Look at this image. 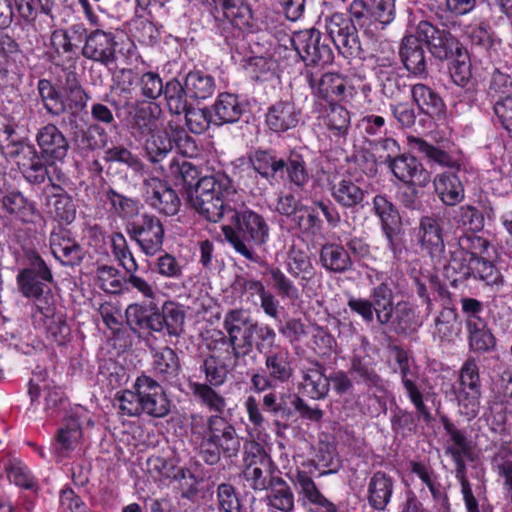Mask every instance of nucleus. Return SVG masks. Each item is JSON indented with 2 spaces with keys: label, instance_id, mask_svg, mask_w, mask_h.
<instances>
[{
  "label": "nucleus",
  "instance_id": "1",
  "mask_svg": "<svg viewBox=\"0 0 512 512\" xmlns=\"http://www.w3.org/2000/svg\"><path fill=\"white\" fill-rule=\"evenodd\" d=\"M246 198L234 189L228 175L217 172L198 181L189 203L199 215L214 223L219 222L225 213H232V226H224L223 234L236 252L253 260L248 244L255 238L256 213L252 209L255 204Z\"/></svg>",
  "mask_w": 512,
  "mask_h": 512
},
{
  "label": "nucleus",
  "instance_id": "2",
  "mask_svg": "<svg viewBox=\"0 0 512 512\" xmlns=\"http://www.w3.org/2000/svg\"><path fill=\"white\" fill-rule=\"evenodd\" d=\"M54 282L51 267L42 256L30 250L25 253V266L16 275L19 293L33 301L31 318L36 329H42L46 338L58 346L71 340V328L64 312L57 309L50 285Z\"/></svg>",
  "mask_w": 512,
  "mask_h": 512
},
{
  "label": "nucleus",
  "instance_id": "3",
  "mask_svg": "<svg viewBox=\"0 0 512 512\" xmlns=\"http://www.w3.org/2000/svg\"><path fill=\"white\" fill-rule=\"evenodd\" d=\"M190 443L198 457L210 466L218 464L221 456H236L240 449V439L234 426L219 415H192Z\"/></svg>",
  "mask_w": 512,
  "mask_h": 512
},
{
  "label": "nucleus",
  "instance_id": "4",
  "mask_svg": "<svg viewBox=\"0 0 512 512\" xmlns=\"http://www.w3.org/2000/svg\"><path fill=\"white\" fill-rule=\"evenodd\" d=\"M125 316L129 329L140 339H148L153 333L179 337L184 331L185 312L172 301L164 302L161 308L153 301L132 303Z\"/></svg>",
  "mask_w": 512,
  "mask_h": 512
},
{
  "label": "nucleus",
  "instance_id": "5",
  "mask_svg": "<svg viewBox=\"0 0 512 512\" xmlns=\"http://www.w3.org/2000/svg\"><path fill=\"white\" fill-rule=\"evenodd\" d=\"M484 246L485 240L480 237L474 235L460 237L458 247L451 252L446 273L449 275L450 271H453L456 274L454 281L473 276L487 285H499L502 281L499 270L490 261L477 257L472 251Z\"/></svg>",
  "mask_w": 512,
  "mask_h": 512
},
{
  "label": "nucleus",
  "instance_id": "6",
  "mask_svg": "<svg viewBox=\"0 0 512 512\" xmlns=\"http://www.w3.org/2000/svg\"><path fill=\"white\" fill-rule=\"evenodd\" d=\"M417 32L436 58L447 59L457 54L451 63L450 74L455 84L464 86L470 79L471 70L468 55L459 47L458 41L449 32L436 28L428 21H420Z\"/></svg>",
  "mask_w": 512,
  "mask_h": 512
},
{
  "label": "nucleus",
  "instance_id": "7",
  "mask_svg": "<svg viewBox=\"0 0 512 512\" xmlns=\"http://www.w3.org/2000/svg\"><path fill=\"white\" fill-rule=\"evenodd\" d=\"M230 344L235 357L236 367H246L245 373L256 388V354L253 353V335L255 324L248 323L241 311H230L224 320Z\"/></svg>",
  "mask_w": 512,
  "mask_h": 512
},
{
  "label": "nucleus",
  "instance_id": "8",
  "mask_svg": "<svg viewBox=\"0 0 512 512\" xmlns=\"http://www.w3.org/2000/svg\"><path fill=\"white\" fill-rule=\"evenodd\" d=\"M214 18L219 25L230 24L240 31L247 32L245 38L236 47V52L240 58L243 67L253 66L256 56L250 47L248 40L249 34L253 28V12L250 5L245 0H214ZM220 29V26H218Z\"/></svg>",
  "mask_w": 512,
  "mask_h": 512
},
{
  "label": "nucleus",
  "instance_id": "9",
  "mask_svg": "<svg viewBox=\"0 0 512 512\" xmlns=\"http://www.w3.org/2000/svg\"><path fill=\"white\" fill-rule=\"evenodd\" d=\"M86 28L83 24H73L67 28H57L51 32L49 39V56L52 63L62 73L77 71L80 61L81 44Z\"/></svg>",
  "mask_w": 512,
  "mask_h": 512
},
{
  "label": "nucleus",
  "instance_id": "10",
  "mask_svg": "<svg viewBox=\"0 0 512 512\" xmlns=\"http://www.w3.org/2000/svg\"><path fill=\"white\" fill-rule=\"evenodd\" d=\"M163 119V110L156 102L134 100L128 105L122 124L129 135L142 143L149 135L160 127Z\"/></svg>",
  "mask_w": 512,
  "mask_h": 512
},
{
  "label": "nucleus",
  "instance_id": "11",
  "mask_svg": "<svg viewBox=\"0 0 512 512\" xmlns=\"http://www.w3.org/2000/svg\"><path fill=\"white\" fill-rule=\"evenodd\" d=\"M142 143H144L148 159L153 163L163 160L174 147L185 153L186 149L195 148L194 140L184 128L171 122L163 129L157 128Z\"/></svg>",
  "mask_w": 512,
  "mask_h": 512
},
{
  "label": "nucleus",
  "instance_id": "12",
  "mask_svg": "<svg viewBox=\"0 0 512 512\" xmlns=\"http://www.w3.org/2000/svg\"><path fill=\"white\" fill-rule=\"evenodd\" d=\"M126 231L146 256H155L162 251L165 229L157 216L146 212L139 214L128 222Z\"/></svg>",
  "mask_w": 512,
  "mask_h": 512
},
{
  "label": "nucleus",
  "instance_id": "13",
  "mask_svg": "<svg viewBox=\"0 0 512 512\" xmlns=\"http://www.w3.org/2000/svg\"><path fill=\"white\" fill-rule=\"evenodd\" d=\"M61 89L63 90L64 104V124L71 130L79 128V121L82 120V114L86 113V108L90 94L84 89L80 81V75L77 71L63 73L59 78Z\"/></svg>",
  "mask_w": 512,
  "mask_h": 512
},
{
  "label": "nucleus",
  "instance_id": "14",
  "mask_svg": "<svg viewBox=\"0 0 512 512\" xmlns=\"http://www.w3.org/2000/svg\"><path fill=\"white\" fill-rule=\"evenodd\" d=\"M459 412L468 420L474 419L480 412V381L477 365L466 362L460 371L459 384L455 387Z\"/></svg>",
  "mask_w": 512,
  "mask_h": 512
},
{
  "label": "nucleus",
  "instance_id": "15",
  "mask_svg": "<svg viewBox=\"0 0 512 512\" xmlns=\"http://www.w3.org/2000/svg\"><path fill=\"white\" fill-rule=\"evenodd\" d=\"M36 151L50 165L63 164L70 150V143L65 134L54 123H46L35 133Z\"/></svg>",
  "mask_w": 512,
  "mask_h": 512
},
{
  "label": "nucleus",
  "instance_id": "16",
  "mask_svg": "<svg viewBox=\"0 0 512 512\" xmlns=\"http://www.w3.org/2000/svg\"><path fill=\"white\" fill-rule=\"evenodd\" d=\"M117 46L114 33L95 29L85 32L81 54L90 61L109 67L117 61Z\"/></svg>",
  "mask_w": 512,
  "mask_h": 512
},
{
  "label": "nucleus",
  "instance_id": "17",
  "mask_svg": "<svg viewBox=\"0 0 512 512\" xmlns=\"http://www.w3.org/2000/svg\"><path fill=\"white\" fill-rule=\"evenodd\" d=\"M324 27L331 41L343 55L354 56L360 53V43L351 19L342 13H333L325 17Z\"/></svg>",
  "mask_w": 512,
  "mask_h": 512
},
{
  "label": "nucleus",
  "instance_id": "18",
  "mask_svg": "<svg viewBox=\"0 0 512 512\" xmlns=\"http://www.w3.org/2000/svg\"><path fill=\"white\" fill-rule=\"evenodd\" d=\"M143 185L145 201L151 208L165 216H174L179 212L180 197L168 181L150 177L144 180Z\"/></svg>",
  "mask_w": 512,
  "mask_h": 512
},
{
  "label": "nucleus",
  "instance_id": "19",
  "mask_svg": "<svg viewBox=\"0 0 512 512\" xmlns=\"http://www.w3.org/2000/svg\"><path fill=\"white\" fill-rule=\"evenodd\" d=\"M133 388L139 392L143 414L162 418L170 412L171 402L155 379L143 374L137 377Z\"/></svg>",
  "mask_w": 512,
  "mask_h": 512
},
{
  "label": "nucleus",
  "instance_id": "20",
  "mask_svg": "<svg viewBox=\"0 0 512 512\" xmlns=\"http://www.w3.org/2000/svg\"><path fill=\"white\" fill-rule=\"evenodd\" d=\"M49 246L51 254L61 266L76 267L84 259L82 246L67 228H54L49 236Z\"/></svg>",
  "mask_w": 512,
  "mask_h": 512
},
{
  "label": "nucleus",
  "instance_id": "21",
  "mask_svg": "<svg viewBox=\"0 0 512 512\" xmlns=\"http://www.w3.org/2000/svg\"><path fill=\"white\" fill-rule=\"evenodd\" d=\"M320 32L316 29H307L295 32L291 38L292 45L300 58L307 64L325 65L332 61V51L320 44Z\"/></svg>",
  "mask_w": 512,
  "mask_h": 512
},
{
  "label": "nucleus",
  "instance_id": "22",
  "mask_svg": "<svg viewBox=\"0 0 512 512\" xmlns=\"http://www.w3.org/2000/svg\"><path fill=\"white\" fill-rule=\"evenodd\" d=\"M10 158H17L23 155L21 172L24 178L31 184H42L48 176L50 164L40 153L36 151L35 144L28 140L24 141L21 149H12L8 151Z\"/></svg>",
  "mask_w": 512,
  "mask_h": 512
},
{
  "label": "nucleus",
  "instance_id": "23",
  "mask_svg": "<svg viewBox=\"0 0 512 512\" xmlns=\"http://www.w3.org/2000/svg\"><path fill=\"white\" fill-rule=\"evenodd\" d=\"M393 175L401 182L425 187L430 182V174L422 164L411 155H400L389 162Z\"/></svg>",
  "mask_w": 512,
  "mask_h": 512
},
{
  "label": "nucleus",
  "instance_id": "24",
  "mask_svg": "<svg viewBox=\"0 0 512 512\" xmlns=\"http://www.w3.org/2000/svg\"><path fill=\"white\" fill-rule=\"evenodd\" d=\"M416 27L409 26L407 35L403 38L400 47V57L406 69L414 75H421L425 72V56L421 42L426 41L417 32Z\"/></svg>",
  "mask_w": 512,
  "mask_h": 512
},
{
  "label": "nucleus",
  "instance_id": "25",
  "mask_svg": "<svg viewBox=\"0 0 512 512\" xmlns=\"http://www.w3.org/2000/svg\"><path fill=\"white\" fill-rule=\"evenodd\" d=\"M368 278L371 284L380 282L379 285L371 290L370 297L378 322L380 324H388L392 319L393 292L385 282L383 273L373 271L368 275Z\"/></svg>",
  "mask_w": 512,
  "mask_h": 512
},
{
  "label": "nucleus",
  "instance_id": "26",
  "mask_svg": "<svg viewBox=\"0 0 512 512\" xmlns=\"http://www.w3.org/2000/svg\"><path fill=\"white\" fill-rule=\"evenodd\" d=\"M111 91L118 96L119 100L110 99L108 95H105L104 101L109 103L116 110L120 108L127 110L128 105L133 104L135 97L139 96V94H137L135 72L127 68L119 70L113 76Z\"/></svg>",
  "mask_w": 512,
  "mask_h": 512
},
{
  "label": "nucleus",
  "instance_id": "27",
  "mask_svg": "<svg viewBox=\"0 0 512 512\" xmlns=\"http://www.w3.org/2000/svg\"><path fill=\"white\" fill-rule=\"evenodd\" d=\"M419 238L422 247L427 250L432 259L442 260L445 245L440 219L430 216L423 217L419 226Z\"/></svg>",
  "mask_w": 512,
  "mask_h": 512
},
{
  "label": "nucleus",
  "instance_id": "28",
  "mask_svg": "<svg viewBox=\"0 0 512 512\" xmlns=\"http://www.w3.org/2000/svg\"><path fill=\"white\" fill-rule=\"evenodd\" d=\"M152 369L162 382L174 386L179 383L181 365L177 353L166 346L153 354Z\"/></svg>",
  "mask_w": 512,
  "mask_h": 512
},
{
  "label": "nucleus",
  "instance_id": "29",
  "mask_svg": "<svg viewBox=\"0 0 512 512\" xmlns=\"http://www.w3.org/2000/svg\"><path fill=\"white\" fill-rule=\"evenodd\" d=\"M393 356L402 375V383L411 402L420 414L427 417L428 412L422 401V395L415 384L416 375L414 367L411 365L408 353L401 349H394Z\"/></svg>",
  "mask_w": 512,
  "mask_h": 512
},
{
  "label": "nucleus",
  "instance_id": "30",
  "mask_svg": "<svg viewBox=\"0 0 512 512\" xmlns=\"http://www.w3.org/2000/svg\"><path fill=\"white\" fill-rule=\"evenodd\" d=\"M213 110L215 112L216 119L214 123L216 125L234 123L249 111V103L240 102L237 95L221 93L213 105Z\"/></svg>",
  "mask_w": 512,
  "mask_h": 512
},
{
  "label": "nucleus",
  "instance_id": "31",
  "mask_svg": "<svg viewBox=\"0 0 512 512\" xmlns=\"http://www.w3.org/2000/svg\"><path fill=\"white\" fill-rule=\"evenodd\" d=\"M170 171L175 186L183 190L189 202L195 194L198 181L202 180L198 168L191 162L182 160L181 162L173 161L170 166Z\"/></svg>",
  "mask_w": 512,
  "mask_h": 512
},
{
  "label": "nucleus",
  "instance_id": "32",
  "mask_svg": "<svg viewBox=\"0 0 512 512\" xmlns=\"http://www.w3.org/2000/svg\"><path fill=\"white\" fill-rule=\"evenodd\" d=\"M436 194L446 205H456L464 199V187L460 179L453 173L437 174L433 180Z\"/></svg>",
  "mask_w": 512,
  "mask_h": 512
},
{
  "label": "nucleus",
  "instance_id": "33",
  "mask_svg": "<svg viewBox=\"0 0 512 512\" xmlns=\"http://www.w3.org/2000/svg\"><path fill=\"white\" fill-rule=\"evenodd\" d=\"M393 480L383 472L373 474L367 486L369 504L377 510H383L390 502L393 494Z\"/></svg>",
  "mask_w": 512,
  "mask_h": 512
},
{
  "label": "nucleus",
  "instance_id": "34",
  "mask_svg": "<svg viewBox=\"0 0 512 512\" xmlns=\"http://www.w3.org/2000/svg\"><path fill=\"white\" fill-rule=\"evenodd\" d=\"M310 86L316 96L328 102L346 96L347 81L336 73H326L316 81L310 79Z\"/></svg>",
  "mask_w": 512,
  "mask_h": 512
},
{
  "label": "nucleus",
  "instance_id": "35",
  "mask_svg": "<svg viewBox=\"0 0 512 512\" xmlns=\"http://www.w3.org/2000/svg\"><path fill=\"white\" fill-rule=\"evenodd\" d=\"M299 122L298 112L290 102L273 105L266 116L268 127L275 132H283L295 127Z\"/></svg>",
  "mask_w": 512,
  "mask_h": 512
},
{
  "label": "nucleus",
  "instance_id": "36",
  "mask_svg": "<svg viewBox=\"0 0 512 512\" xmlns=\"http://www.w3.org/2000/svg\"><path fill=\"white\" fill-rule=\"evenodd\" d=\"M265 501L270 510L290 512L294 507V497L290 488L280 478H272L265 487Z\"/></svg>",
  "mask_w": 512,
  "mask_h": 512
},
{
  "label": "nucleus",
  "instance_id": "37",
  "mask_svg": "<svg viewBox=\"0 0 512 512\" xmlns=\"http://www.w3.org/2000/svg\"><path fill=\"white\" fill-rule=\"evenodd\" d=\"M46 206L52 217L60 223L68 225L76 218V206L68 192H53L48 195Z\"/></svg>",
  "mask_w": 512,
  "mask_h": 512
},
{
  "label": "nucleus",
  "instance_id": "38",
  "mask_svg": "<svg viewBox=\"0 0 512 512\" xmlns=\"http://www.w3.org/2000/svg\"><path fill=\"white\" fill-rule=\"evenodd\" d=\"M39 100L46 113L52 117L64 115L63 90L58 89L49 79L37 82Z\"/></svg>",
  "mask_w": 512,
  "mask_h": 512
},
{
  "label": "nucleus",
  "instance_id": "39",
  "mask_svg": "<svg viewBox=\"0 0 512 512\" xmlns=\"http://www.w3.org/2000/svg\"><path fill=\"white\" fill-rule=\"evenodd\" d=\"M296 485L299 487L300 495L305 503L312 504L323 512H336V506L319 491L314 481L306 473L297 474Z\"/></svg>",
  "mask_w": 512,
  "mask_h": 512
},
{
  "label": "nucleus",
  "instance_id": "40",
  "mask_svg": "<svg viewBox=\"0 0 512 512\" xmlns=\"http://www.w3.org/2000/svg\"><path fill=\"white\" fill-rule=\"evenodd\" d=\"M182 466H177L173 459H167L161 456L152 455L146 460V471L150 477L162 484H171L177 478V471Z\"/></svg>",
  "mask_w": 512,
  "mask_h": 512
},
{
  "label": "nucleus",
  "instance_id": "41",
  "mask_svg": "<svg viewBox=\"0 0 512 512\" xmlns=\"http://www.w3.org/2000/svg\"><path fill=\"white\" fill-rule=\"evenodd\" d=\"M469 332V345L473 351L487 352L496 346V339L492 332L487 328L482 319L466 320Z\"/></svg>",
  "mask_w": 512,
  "mask_h": 512
},
{
  "label": "nucleus",
  "instance_id": "42",
  "mask_svg": "<svg viewBox=\"0 0 512 512\" xmlns=\"http://www.w3.org/2000/svg\"><path fill=\"white\" fill-rule=\"evenodd\" d=\"M126 276L116 267L102 264L96 268V284L108 294H122L125 292Z\"/></svg>",
  "mask_w": 512,
  "mask_h": 512
},
{
  "label": "nucleus",
  "instance_id": "43",
  "mask_svg": "<svg viewBox=\"0 0 512 512\" xmlns=\"http://www.w3.org/2000/svg\"><path fill=\"white\" fill-rule=\"evenodd\" d=\"M302 389L312 399H323L329 392V379L321 367L313 364L303 371Z\"/></svg>",
  "mask_w": 512,
  "mask_h": 512
},
{
  "label": "nucleus",
  "instance_id": "44",
  "mask_svg": "<svg viewBox=\"0 0 512 512\" xmlns=\"http://www.w3.org/2000/svg\"><path fill=\"white\" fill-rule=\"evenodd\" d=\"M15 7L20 17L27 23L33 22L39 16L48 18V26L54 22L52 0H14Z\"/></svg>",
  "mask_w": 512,
  "mask_h": 512
},
{
  "label": "nucleus",
  "instance_id": "45",
  "mask_svg": "<svg viewBox=\"0 0 512 512\" xmlns=\"http://www.w3.org/2000/svg\"><path fill=\"white\" fill-rule=\"evenodd\" d=\"M2 208L22 222H29L35 213L34 203L20 191H10L2 197Z\"/></svg>",
  "mask_w": 512,
  "mask_h": 512
},
{
  "label": "nucleus",
  "instance_id": "46",
  "mask_svg": "<svg viewBox=\"0 0 512 512\" xmlns=\"http://www.w3.org/2000/svg\"><path fill=\"white\" fill-rule=\"evenodd\" d=\"M411 94L418 108L430 116H440L444 111L442 99L428 86L416 84L411 89Z\"/></svg>",
  "mask_w": 512,
  "mask_h": 512
},
{
  "label": "nucleus",
  "instance_id": "47",
  "mask_svg": "<svg viewBox=\"0 0 512 512\" xmlns=\"http://www.w3.org/2000/svg\"><path fill=\"white\" fill-rule=\"evenodd\" d=\"M185 87L189 97L194 99H207L214 93V78L205 71L193 70L185 77Z\"/></svg>",
  "mask_w": 512,
  "mask_h": 512
},
{
  "label": "nucleus",
  "instance_id": "48",
  "mask_svg": "<svg viewBox=\"0 0 512 512\" xmlns=\"http://www.w3.org/2000/svg\"><path fill=\"white\" fill-rule=\"evenodd\" d=\"M331 190L335 201L345 207L355 206L364 198V191L348 177L334 180Z\"/></svg>",
  "mask_w": 512,
  "mask_h": 512
},
{
  "label": "nucleus",
  "instance_id": "49",
  "mask_svg": "<svg viewBox=\"0 0 512 512\" xmlns=\"http://www.w3.org/2000/svg\"><path fill=\"white\" fill-rule=\"evenodd\" d=\"M135 81L141 101L155 102L162 96L165 84L159 73L153 71L135 73Z\"/></svg>",
  "mask_w": 512,
  "mask_h": 512
},
{
  "label": "nucleus",
  "instance_id": "50",
  "mask_svg": "<svg viewBox=\"0 0 512 512\" xmlns=\"http://www.w3.org/2000/svg\"><path fill=\"white\" fill-rule=\"evenodd\" d=\"M162 95H164L168 110L172 114L180 115L190 107L187 101L188 90L185 84L182 85L176 78L165 83Z\"/></svg>",
  "mask_w": 512,
  "mask_h": 512
},
{
  "label": "nucleus",
  "instance_id": "51",
  "mask_svg": "<svg viewBox=\"0 0 512 512\" xmlns=\"http://www.w3.org/2000/svg\"><path fill=\"white\" fill-rule=\"evenodd\" d=\"M320 260L324 268L333 272H344L352 264L347 251L337 244H325L321 248Z\"/></svg>",
  "mask_w": 512,
  "mask_h": 512
},
{
  "label": "nucleus",
  "instance_id": "52",
  "mask_svg": "<svg viewBox=\"0 0 512 512\" xmlns=\"http://www.w3.org/2000/svg\"><path fill=\"white\" fill-rule=\"evenodd\" d=\"M105 201L110 205V210L122 219H133L139 215L138 201L118 193L111 187L105 191Z\"/></svg>",
  "mask_w": 512,
  "mask_h": 512
},
{
  "label": "nucleus",
  "instance_id": "53",
  "mask_svg": "<svg viewBox=\"0 0 512 512\" xmlns=\"http://www.w3.org/2000/svg\"><path fill=\"white\" fill-rule=\"evenodd\" d=\"M388 323L399 332L414 331L421 325L414 306L404 301L393 307L392 319Z\"/></svg>",
  "mask_w": 512,
  "mask_h": 512
},
{
  "label": "nucleus",
  "instance_id": "54",
  "mask_svg": "<svg viewBox=\"0 0 512 512\" xmlns=\"http://www.w3.org/2000/svg\"><path fill=\"white\" fill-rule=\"evenodd\" d=\"M74 140L81 151L93 152L104 148L108 143V134L100 125H90L87 130L75 133Z\"/></svg>",
  "mask_w": 512,
  "mask_h": 512
},
{
  "label": "nucleus",
  "instance_id": "55",
  "mask_svg": "<svg viewBox=\"0 0 512 512\" xmlns=\"http://www.w3.org/2000/svg\"><path fill=\"white\" fill-rule=\"evenodd\" d=\"M174 482L178 483L180 497L187 501L197 504L201 498L200 484L203 482V478L196 476L189 468L182 467L180 471H177V478Z\"/></svg>",
  "mask_w": 512,
  "mask_h": 512
},
{
  "label": "nucleus",
  "instance_id": "56",
  "mask_svg": "<svg viewBox=\"0 0 512 512\" xmlns=\"http://www.w3.org/2000/svg\"><path fill=\"white\" fill-rule=\"evenodd\" d=\"M320 118L323 120L324 125L337 135L346 134L350 125V114L348 110L338 104L329 103Z\"/></svg>",
  "mask_w": 512,
  "mask_h": 512
},
{
  "label": "nucleus",
  "instance_id": "57",
  "mask_svg": "<svg viewBox=\"0 0 512 512\" xmlns=\"http://www.w3.org/2000/svg\"><path fill=\"white\" fill-rule=\"evenodd\" d=\"M200 371L204 373L206 383L209 386L219 387L227 379L229 366L224 359L215 355H209L200 365Z\"/></svg>",
  "mask_w": 512,
  "mask_h": 512
},
{
  "label": "nucleus",
  "instance_id": "58",
  "mask_svg": "<svg viewBox=\"0 0 512 512\" xmlns=\"http://www.w3.org/2000/svg\"><path fill=\"white\" fill-rule=\"evenodd\" d=\"M112 254L126 272H136L138 263L128 247L126 238L121 232L109 235Z\"/></svg>",
  "mask_w": 512,
  "mask_h": 512
},
{
  "label": "nucleus",
  "instance_id": "59",
  "mask_svg": "<svg viewBox=\"0 0 512 512\" xmlns=\"http://www.w3.org/2000/svg\"><path fill=\"white\" fill-rule=\"evenodd\" d=\"M190 389L194 397L210 411L218 413L224 411L226 401L213 389V386H209L207 383L193 382L190 383Z\"/></svg>",
  "mask_w": 512,
  "mask_h": 512
},
{
  "label": "nucleus",
  "instance_id": "60",
  "mask_svg": "<svg viewBox=\"0 0 512 512\" xmlns=\"http://www.w3.org/2000/svg\"><path fill=\"white\" fill-rule=\"evenodd\" d=\"M16 126L14 118L0 113V150L5 148V144L8 151L17 148L21 149L24 141L28 140L27 137L18 135Z\"/></svg>",
  "mask_w": 512,
  "mask_h": 512
},
{
  "label": "nucleus",
  "instance_id": "61",
  "mask_svg": "<svg viewBox=\"0 0 512 512\" xmlns=\"http://www.w3.org/2000/svg\"><path fill=\"white\" fill-rule=\"evenodd\" d=\"M375 214L382 223L383 230L391 241V231L398 222L399 215L394 205L384 196L378 195L373 200Z\"/></svg>",
  "mask_w": 512,
  "mask_h": 512
},
{
  "label": "nucleus",
  "instance_id": "62",
  "mask_svg": "<svg viewBox=\"0 0 512 512\" xmlns=\"http://www.w3.org/2000/svg\"><path fill=\"white\" fill-rule=\"evenodd\" d=\"M460 332L457 313L452 308H444L435 321V334L441 340L450 341Z\"/></svg>",
  "mask_w": 512,
  "mask_h": 512
},
{
  "label": "nucleus",
  "instance_id": "63",
  "mask_svg": "<svg viewBox=\"0 0 512 512\" xmlns=\"http://www.w3.org/2000/svg\"><path fill=\"white\" fill-rule=\"evenodd\" d=\"M373 18L372 25L374 36L386 25L390 24L395 17V0H371Z\"/></svg>",
  "mask_w": 512,
  "mask_h": 512
},
{
  "label": "nucleus",
  "instance_id": "64",
  "mask_svg": "<svg viewBox=\"0 0 512 512\" xmlns=\"http://www.w3.org/2000/svg\"><path fill=\"white\" fill-rule=\"evenodd\" d=\"M8 479L11 483L26 490H36L37 480L29 468L20 461L10 462L6 467Z\"/></svg>",
  "mask_w": 512,
  "mask_h": 512
}]
</instances>
